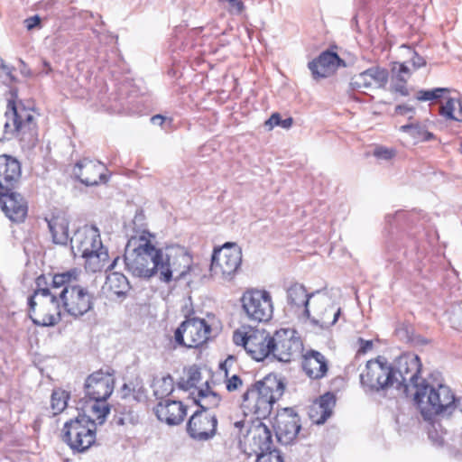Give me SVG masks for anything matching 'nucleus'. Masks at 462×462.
I'll return each instance as SVG.
<instances>
[{"instance_id":"f257e3e1","label":"nucleus","mask_w":462,"mask_h":462,"mask_svg":"<svg viewBox=\"0 0 462 462\" xmlns=\"http://www.w3.org/2000/svg\"><path fill=\"white\" fill-rule=\"evenodd\" d=\"M153 240L154 236L146 231L128 240L124 255L128 272L140 278L156 275L165 283L183 278L191 263L185 249L177 245L158 248Z\"/></svg>"},{"instance_id":"f03ea898","label":"nucleus","mask_w":462,"mask_h":462,"mask_svg":"<svg viewBox=\"0 0 462 462\" xmlns=\"http://www.w3.org/2000/svg\"><path fill=\"white\" fill-rule=\"evenodd\" d=\"M83 273L77 268L51 276L53 292L59 295L65 311L79 318L93 308V294L80 284Z\"/></svg>"},{"instance_id":"7ed1b4c3","label":"nucleus","mask_w":462,"mask_h":462,"mask_svg":"<svg viewBox=\"0 0 462 462\" xmlns=\"http://www.w3.org/2000/svg\"><path fill=\"white\" fill-rule=\"evenodd\" d=\"M414 402L426 420L436 415L450 413L460 405V400L456 399L450 387L432 377L422 379L416 384Z\"/></svg>"},{"instance_id":"20e7f679","label":"nucleus","mask_w":462,"mask_h":462,"mask_svg":"<svg viewBox=\"0 0 462 462\" xmlns=\"http://www.w3.org/2000/svg\"><path fill=\"white\" fill-rule=\"evenodd\" d=\"M37 289L29 298V316L39 326H54L60 320V301L53 292L52 282L47 285L46 277L41 275L36 280Z\"/></svg>"},{"instance_id":"39448f33","label":"nucleus","mask_w":462,"mask_h":462,"mask_svg":"<svg viewBox=\"0 0 462 462\" xmlns=\"http://www.w3.org/2000/svg\"><path fill=\"white\" fill-rule=\"evenodd\" d=\"M283 383L276 377L267 376L247 389L243 395L242 407L257 418H266L273 404L282 395Z\"/></svg>"},{"instance_id":"423d86ee","label":"nucleus","mask_w":462,"mask_h":462,"mask_svg":"<svg viewBox=\"0 0 462 462\" xmlns=\"http://www.w3.org/2000/svg\"><path fill=\"white\" fill-rule=\"evenodd\" d=\"M10 94L12 98L8 100L7 110L5 114V139L10 140L17 137L24 140L26 135H29V141H31L36 133L33 114L24 106L15 105L14 98L17 97V94L14 89H11Z\"/></svg>"},{"instance_id":"0eeeda50","label":"nucleus","mask_w":462,"mask_h":462,"mask_svg":"<svg viewBox=\"0 0 462 462\" xmlns=\"http://www.w3.org/2000/svg\"><path fill=\"white\" fill-rule=\"evenodd\" d=\"M242 263V250L236 244L226 243L214 250L210 273L211 276L224 282H231Z\"/></svg>"},{"instance_id":"6e6552de","label":"nucleus","mask_w":462,"mask_h":462,"mask_svg":"<svg viewBox=\"0 0 462 462\" xmlns=\"http://www.w3.org/2000/svg\"><path fill=\"white\" fill-rule=\"evenodd\" d=\"M64 440L71 449L85 452L96 442V423L90 417L79 415L64 424Z\"/></svg>"},{"instance_id":"1a4fd4ad","label":"nucleus","mask_w":462,"mask_h":462,"mask_svg":"<svg viewBox=\"0 0 462 462\" xmlns=\"http://www.w3.org/2000/svg\"><path fill=\"white\" fill-rule=\"evenodd\" d=\"M241 302L246 318L253 322H266L273 317V298L266 290L248 289L243 293Z\"/></svg>"},{"instance_id":"9d476101","label":"nucleus","mask_w":462,"mask_h":462,"mask_svg":"<svg viewBox=\"0 0 462 462\" xmlns=\"http://www.w3.org/2000/svg\"><path fill=\"white\" fill-rule=\"evenodd\" d=\"M310 317L307 318L322 328L335 325L341 315V308L334 302L332 296L327 291H317L310 293Z\"/></svg>"},{"instance_id":"9b49d317","label":"nucleus","mask_w":462,"mask_h":462,"mask_svg":"<svg viewBox=\"0 0 462 462\" xmlns=\"http://www.w3.org/2000/svg\"><path fill=\"white\" fill-rule=\"evenodd\" d=\"M270 340L271 336L265 329H238L233 335L234 343L243 346L246 353L256 361L270 356Z\"/></svg>"},{"instance_id":"f8f14e48","label":"nucleus","mask_w":462,"mask_h":462,"mask_svg":"<svg viewBox=\"0 0 462 462\" xmlns=\"http://www.w3.org/2000/svg\"><path fill=\"white\" fill-rule=\"evenodd\" d=\"M396 378L392 366L382 357L368 361L365 371L360 375L363 386L372 391L395 387Z\"/></svg>"},{"instance_id":"ddd939ff","label":"nucleus","mask_w":462,"mask_h":462,"mask_svg":"<svg viewBox=\"0 0 462 462\" xmlns=\"http://www.w3.org/2000/svg\"><path fill=\"white\" fill-rule=\"evenodd\" d=\"M270 355L280 362L288 363L295 359L302 350V342L296 331L282 328L271 336Z\"/></svg>"},{"instance_id":"4468645a","label":"nucleus","mask_w":462,"mask_h":462,"mask_svg":"<svg viewBox=\"0 0 462 462\" xmlns=\"http://www.w3.org/2000/svg\"><path fill=\"white\" fill-rule=\"evenodd\" d=\"M210 326L202 319L191 318L184 320L174 333L177 344L188 348L199 347L209 337Z\"/></svg>"},{"instance_id":"2eb2a0df","label":"nucleus","mask_w":462,"mask_h":462,"mask_svg":"<svg viewBox=\"0 0 462 462\" xmlns=\"http://www.w3.org/2000/svg\"><path fill=\"white\" fill-rule=\"evenodd\" d=\"M393 372L397 376L395 380V388H403L407 391L409 385H412L416 389V384H420L419 374L421 370V363L420 357L413 353H405L395 359Z\"/></svg>"},{"instance_id":"dca6fc26","label":"nucleus","mask_w":462,"mask_h":462,"mask_svg":"<svg viewBox=\"0 0 462 462\" xmlns=\"http://www.w3.org/2000/svg\"><path fill=\"white\" fill-rule=\"evenodd\" d=\"M70 245L74 256H83L103 246L99 230L94 226H84L78 229L70 238Z\"/></svg>"},{"instance_id":"f3484780","label":"nucleus","mask_w":462,"mask_h":462,"mask_svg":"<svg viewBox=\"0 0 462 462\" xmlns=\"http://www.w3.org/2000/svg\"><path fill=\"white\" fill-rule=\"evenodd\" d=\"M217 420L215 414L199 411H196L189 420L187 431L197 440H208L215 436Z\"/></svg>"},{"instance_id":"a211bd4d","label":"nucleus","mask_w":462,"mask_h":462,"mask_svg":"<svg viewBox=\"0 0 462 462\" xmlns=\"http://www.w3.org/2000/svg\"><path fill=\"white\" fill-rule=\"evenodd\" d=\"M388 71L375 66L351 78L350 86L353 89L365 92L370 89L383 88L388 82Z\"/></svg>"},{"instance_id":"6ab92c4d","label":"nucleus","mask_w":462,"mask_h":462,"mask_svg":"<svg viewBox=\"0 0 462 462\" xmlns=\"http://www.w3.org/2000/svg\"><path fill=\"white\" fill-rule=\"evenodd\" d=\"M114 378L102 370L90 374L85 383L86 395L89 399L106 400L114 391Z\"/></svg>"},{"instance_id":"aec40b11","label":"nucleus","mask_w":462,"mask_h":462,"mask_svg":"<svg viewBox=\"0 0 462 462\" xmlns=\"http://www.w3.org/2000/svg\"><path fill=\"white\" fill-rule=\"evenodd\" d=\"M251 433L254 444L261 451L257 455L256 462H283L278 450H269L272 444V434L265 425H258Z\"/></svg>"},{"instance_id":"412c9836","label":"nucleus","mask_w":462,"mask_h":462,"mask_svg":"<svg viewBox=\"0 0 462 462\" xmlns=\"http://www.w3.org/2000/svg\"><path fill=\"white\" fill-rule=\"evenodd\" d=\"M105 172L106 167L103 163L89 159L79 161L74 168V174L87 186L106 182V176Z\"/></svg>"},{"instance_id":"4be33fe9","label":"nucleus","mask_w":462,"mask_h":462,"mask_svg":"<svg viewBox=\"0 0 462 462\" xmlns=\"http://www.w3.org/2000/svg\"><path fill=\"white\" fill-rule=\"evenodd\" d=\"M0 207L5 216L14 222L23 221L28 209L24 198L13 189L0 193Z\"/></svg>"},{"instance_id":"5701e85b","label":"nucleus","mask_w":462,"mask_h":462,"mask_svg":"<svg viewBox=\"0 0 462 462\" xmlns=\"http://www.w3.org/2000/svg\"><path fill=\"white\" fill-rule=\"evenodd\" d=\"M154 411L158 420L168 425H178L186 416V408L182 402L170 399L160 401Z\"/></svg>"},{"instance_id":"b1692460","label":"nucleus","mask_w":462,"mask_h":462,"mask_svg":"<svg viewBox=\"0 0 462 462\" xmlns=\"http://www.w3.org/2000/svg\"><path fill=\"white\" fill-rule=\"evenodd\" d=\"M21 177L19 162L6 154L0 155V189L11 190Z\"/></svg>"},{"instance_id":"393cba45","label":"nucleus","mask_w":462,"mask_h":462,"mask_svg":"<svg viewBox=\"0 0 462 462\" xmlns=\"http://www.w3.org/2000/svg\"><path fill=\"white\" fill-rule=\"evenodd\" d=\"M300 430V426L296 415L282 413L276 417V436L281 443L285 445L291 443L297 437Z\"/></svg>"},{"instance_id":"a878e982","label":"nucleus","mask_w":462,"mask_h":462,"mask_svg":"<svg viewBox=\"0 0 462 462\" xmlns=\"http://www.w3.org/2000/svg\"><path fill=\"white\" fill-rule=\"evenodd\" d=\"M341 60L335 52H322L318 59L309 62V69L314 79L327 78L333 74L339 66Z\"/></svg>"},{"instance_id":"bb28decb","label":"nucleus","mask_w":462,"mask_h":462,"mask_svg":"<svg viewBox=\"0 0 462 462\" xmlns=\"http://www.w3.org/2000/svg\"><path fill=\"white\" fill-rule=\"evenodd\" d=\"M302 368L310 378L320 379L327 374L328 365L321 353L310 350L303 356Z\"/></svg>"},{"instance_id":"cd10ccee","label":"nucleus","mask_w":462,"mask_h":462,"mask_svg":"<svg viewBox=\"0 0 462 462\" xmlns=\"http://www.w3.org/2000/svg\"><path fill=\"white\" fill-rule=\"evenodd\" d=\"M335 402V397L330 393L320 396V398L310 407L309 415L310 420L316 424H323L331 416Z\"/></svg>"},{"instance_id":"c85d7f7f","label":"nucleus","mask_w":462,"mask_h":462,"mask_svg":"<svg viewBox=\"0 0 462 462\" xmlns=\"http://www.w3.org/2000/svg\"><path fill=\"white\" fill-rule=\"evenodd\" d=\"M312 299L307 293L305 287L300 283H293L287 289V302L295 309L303 308L306 317H310V306Z\"/></svg>"},{"instance_id":"c756f323","label":"nucleus","mask_w":462,"mask_h":462,"mask_svg":"<svg viewBox=\"0 0 462 462\" xmlns=\"http://www.w3.org/2000/svg\"><path fill=\"white\" fill-rule=\"evenodd\" d=\"M46 221L52 241L57 245H67L69 240L68 217L64 214H58Z\"/></svg>"},{"instance_id":"7c9ffc66","label":"nucleus","mask_w":462,"mask_h":462,"mask_svg":"<svg viewBox=\"0 0 462 462\" xmlns=\"http://www.w3.org/2000/svg\"><path fill=\"white\" fill-rule=\"evenodd\" d=\"M128 279L119 272H112L106 275L104 290L111 292L116 297H125L130 291Z\"/></svg>"},{"instance_id":"2f4dec72","label":"nucleus","mask_w":462,"mask_h":462,"mask_svg":"<svg viewBox=\"0 0 462 462\" xmlns=\"http://www.w3.org/2000/svg\"><path fill=\"white\" fill-rule=\"evenodd\" d=\"M83 409L85 412L83 415L90 417L96 424H102L109 413V407L106 403V400L90 399Z\"/></svg>"},{"instance_id":"473e14b6","label":"nucleus","mask_w":462,"mask_h":462,"mask_svg":"<svg viewBox=\"0 0 462 462\" xmlns=\"http://www.w3.org/2000/svg\"><path fill=\"white\" fill-rule=\"evenodd\" d=\"M82 258L85 259V268L86 270L97 273L100 272L106 265L108 261V253L107 250L101 246L100 249H97L89 254H86Z\"/></svg>"},{"instance_id":"72a5a7b5","label":"nucleus","mask_w":462,"mask_h":462,"mask_svg":"<svg viewBox=\"0 0 462 462\" xmlns=\"http://www.w3.org/2000/svg\"><path fill=\"white\" fill-rule=\"evenodd\" d=\"M220 401V396L217 393L211 391L208 383L205 388L198 390V399L196 400V402L202 411H208L209 409L217 407Z\"/></svg>"},{"instance_id":"f704fd0d","label":"nucleus","mask_w":462,"mask_h":462,"mask_svg":"<svg viewBox=\"0 0 462 462\" xmlns=\"http://www.w3.org/2000/svg\"><path fill=\"white\" fill-rule=\"evenodd\" d=\"M153 394L161 401L170 395L174 389L173 379L171 375L156 378L152 383Z\"/></svg>"},{"instance_id":"c9c22d12","label":"nucleus","mask_w":462,"mask_h":462,"mask_svg":"<svg viewBox=\"0 0 462 462\" xmlns=\"http://www.w3.org/2000/svg\"><path fill=\"white\" fill-rule=\"evenodd\" d=\"M439 113L447 119L462 121V106L457 99L448 98L444 105L440 106Z\"/></svg>"},{"instance_id":"e433bc0d","label":"nucleus","mask_w":462,"mask_h":462,"mask_svg":"<svg viewBox=\"0 0 462 462\" xmlns=\"http://www.w3.org/2000/svg\"><path fill=\"white\" fill-rule=\"evenodd\" d=\"M69 394L66 391L56 389L51 396V408L53 415L60 414L67 407Z\"/></svg>"},{"instance_id":"4c0bfd02","label":"nucleus","mask_w":462,"mask_h":462,"mask_svg":"<svg viewBox=\"0 0 462 462\" xmlns=\"http://www.w3.org/2000/svg\"><path fill=\"white\" fill-rule=\"evenodd\" d=\"M402 132L409 133L411 136L420 141H428L432 138V134L426 131L424 126L419 124H409L400 127Z\"/></svg>"},{"instance_id":"58836bf2","label":"nucleus","mask_w":462,"mask_h":462,"mask_svg":"<svg viewBox=\"0 0 462 462\" xmlns=\"http://www.w3.org/2000/svg\"><path fill=\"white\" fill-rule=\"evenodd\" d=\"M392 73L393 81H407L411 77L410 69L404 63L394 62Z\"/></svg>"},{"instance_id":"ea45409f","label":"nucleus","mask_w":462,"mask_h":462,"mask_svg":"<svg viewBox=\"0 0 462 462\" xmlns=\"http://www.w3.org/2000/svg\"><path fill=\"white\" fill-rule=\"evenodd\" d=\"M449 92L448 88H437L430 90H420L417 94L418 100L430 101L439 98L444 93Z\"/></svg>"},{"instance_id":"a19ab883","label":"nucleus","mask_w":462,"mask_h":462,"mask_svg":"<svg viewBox=\"0 0 462 462\" xmlns=\"http://www.w3.org/2000/svg\"><path fill=\"white\" fill-rule=\"evenodd\" d=\"M201 373L198 367L192 366L187 372L186 381L181 384V387L189 389L195 387L196 384L200 381Z\"/></svg>"},{"instance_id":"79ce46f5","label":"nucleus","mask_w":462,"mask_h":462,"mask_svg":"<svg viewBox=\"0 0 462 462\" xmlns=\"http://www.w3.org/2000/svg\"><path fill=\"white\" fill-rule=\"evenodd\" d=\"M225 373H226V377L225 383H226V388L228 392H230V393L235 392L242 387L243 381L238 375L234 374L230 377H228L226 370H225Z\"/></svg>"},{"instance_id":"37998d69","label":"nucleus","mask_w":462,"mask_h":462,"mask_svg":"<svg viewBox=\"0 0 462 462\" xmlns=\"http://www.w3.org/2000/svg\"><path fill=\"white\" fill-rule=\"evenodd\" d=\"M14 79V78L12 74L11 69L5 65L0 66V80H2L4 84L7 85L13 82Z\"/></svg>"},{"instance_id":"c03bdc74","label":"nucleus","mask_w":462,"mask_h":462,"mask_svg":"<svg viewBox=\"0 0 462 462\" xmlns=\"http://www.w3.org/2000/svg\"><path fill=\"white\" fill-rule=\"evenodd\" d=\"M374 155L375 157H377L378 159L390 160L393 157L394 152L393 150L383 148V147H378L374 150Z\"/></svg>"},{"instance_id":"a18cd8bd","label":"nucleus","mask_w":462,"mask_h":462,"mask_svg":"<svg viewBox=\"0 0 462 462\" xmlns=\"http://www.w3.org/2000/svg\"><path fill=\"white\" fill-rule=\"evenodd\" d=\"M357 342L359 345L357 354L359 355L365 354L373 348V342L371 340H365L360 337Z\"/></svg>"},{"instance_id":"49530a36","label":"nucleus","mask_w":462,"mask_h":462,"mask_svg":"<svg viewBox=\"0 0 462 462\" xmlns=\"http://www.w3.org/2000/svg\"><path fill=\"white\" fill-rule=\"evenodd\" d=\"M281 116L278 113H274L271 116V117L265 122V126L268 130H272L274 126L280 125Z\"/></svg>"},{"instance_id":"de8ad7c7","label":"nucleus","mask_w":462,"mask_h":462,"mask_svg":"<svg viewBox=\"0 0 462 462\" xmlns=\"http://www.w3.org/2000/svg\"><path fill=\"white\" fill-rule=\"evenodd\" d=\"M40 23H41V18H40L39 15H34V16L29 17V18H27L24 21L26 28L29 31H31V30L34 29L35 27L39 26Z\"/></svg>"},{"instance_id":"09e8293b","label":"nucleus","mask_w":462,"mask_h":462,"mask_svg":"<svg viewBox=\"0 0 462 462\" xmlns=\"http://www.w3.org/2000/svg\"><path fill=\"white\" fill-rule=\"evenodd\" d=\"M407 81H396L393 83V89L400 93L402 96H407L409 94L406 88Z\"/></svg>"},{"instance_id":"8fccbe9b","label":"nucleus","mask_w":462,"mask_h":462,"mask_svg":"<svg viewBox=\"0 0 462 462\" xmlns=\"http://www.w3.org/2000/svg\"><path fill=\"white\" fill-rule=\"evenodd\" d=\"M412 65L415 69H419L423 67L426 64L425 60L419 56L418 54H414V56L411 59Z\"/></svg>"},{"instance_id":"3c124183","label":"nucleus","mask_w":462,"mask_h":462,"mask_svg":"<svg viewBox=\"0 0 462 462\" xmlns=\"http://www.w3.org/2000/svg\"><path fill=\"white\" fill-rule=\"evenodd\" d=\"M396 113L399 115H409L410 113H413V108L407 106H398L396 107Z\"/></svg>"},{"instance_id":"603ef678","label":"nucleus","mask_w":462,"mask_h":462,"mask_svg":"<svg viewBox=\"0 0 462 462\" xmlns=\"http://www.w3.org/2000/svg\"><path fill=\"white\" fill-rule=\"evenodd\" d=\"M165 121V117L161 116V115H156V116H153L152 118H151V122L153 124V125H162V124L164 123Z\"/></svg>"},{"instance_id":"864d4df0","label":"nucleus","mask_w":462,"mask_h":462,"mask_svg":"<svg viewBox=\"0 0 462 462\" xmlns=\"http://www.w3.org/2000/svg\"><path fill=\"white\" fill-rule=\"evenodd\" d=\"M292 124H293V120H292L291 117H288V118L283 119V120L281 118L280 126H282L284 129L291 128Z\"/></svg>"},{"instance_id":"5fc2aeb1","label":"nucleus","mask_w":462,"mask_h":462,"mask_svg":"<svg viewBox=\"0 0 462 462\" xmlns=\"http://www.w3.org/2000/svg\"><path fill=\"white\" fill-rule=\"evenodd\" d=\"M119 262V257H116L114 259L113 263L109 265L108 269L113 270L117 265V263Z\"/></svg>"},{"instance_id":"6e6d98bb","label":"nucleus","mask_w":462,"mask_h":462,"mask_svg":"<svg viewBox=\"0 0 462 462\" xmlns=\"http://www.w3.org/2000/svg\"><path fill=\"white\" fill-rule=\"evenodd\" d=\"M243 424H244V422H243V421H237V422H236V423H235L236 427H237V428L242 427V426H243Z\"/></svg>"},{"instance_id":"4d7b16f0","label":"nucleus","mask_w":462,"mask_h":462,"mask_svg":"<svg viewBox=\"0 0 462 462\" xmlns=\"http://www.w3.org/2000/svg\"><path fill=\"white\" fill-rule=\"evenodd\" d=\"M122 390H123L124 392H125V391H130V390H129V388H128V386H127L126 384H124V386H123V389H122Z\"/></svg>"},{"instance_id":"13d9d810","label":"nucleus","mask_w":462,"mask_h":462,"mask_svg":"<svg viewBox=\"0 0 462 462\" xmlns=\"http://www.w3.org/2000/svg\"><path fill=\"white\" fill-rule=\"evenodd\" d=\"M434 441L436 443H438V444H441L442 443V439H436Z\"/></svg>"},{"instance_id":"bf43d9fd","label":"nucleus","mask_w":462,"mask_h":462,"mask_svg":"<svg viewBox=\"0 0 462 462\" xmlns=\"http://www.w3.org/2000/svg\"><path fill=\"white\" fill-rule=\"evenodd\" d=\"M429 437H430V439H433V435H432V432H431V431H430V432H429Z\"/></svg>"},{"instance_id":"052dcab7","label":"nucleus","mask_w":462,"mask_h":462,"mask_svg":"<svg viewBox=\"0 0 462 462\" xmlns=\"http://www.w3.org/2000/svg\"><path fill=\"white\" fill-rule=\"evenodd\" d=\"M408 340H413V338L410 336H408Z\"/></svg>"},{"instance_id":"680f3d73","label":"nucleus","mask_w":462,"mask_h":462,"mask_svg":"<svg viewBox=\"0 0 462 462\" xmlns=\"http://www.w3.org/2000/svg\"><path fill=\"white\" fill-rule=\"evenodd\" d=\"M461 411H462V405H461Z\"/></svg>"}]
</instances>
